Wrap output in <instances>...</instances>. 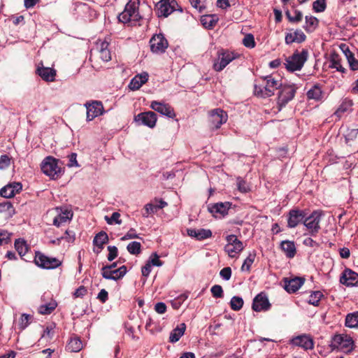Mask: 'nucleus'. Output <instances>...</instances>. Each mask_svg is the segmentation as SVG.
<instances>
[{
    "label": "nucleus",
    "instance_id": "f257e3e1",
    "mask_svg": "<svg viewBox=\"0 0 358 358\" xmlns=\"http://www.w3.org/2000/svg\"><path fill=\"white\" fill-rule=\"evenodd\" d=\"M281 86L280 80L275 78L273 76H268L259 79L258 83H256L254 86V93L261 98L270 97Z\"/></svg>",
    "mask_w": 358,
    "mask_h": 358
},
{
    "label": "nucleus",
    "instance_id": "f03ea898",
    "mask_svg": "<svg viewBox=\"0 0 358 358\" xmlns=\"http://www.w3.org/2000/svg\"><path fill=\"white\" fill-rule=\"evenodd\" d=\"M139 0H129L124 10L119 15V21L124 24L136 25L142 17L139 13Z\"/></svg>",
    "mask_w": 358,
    "mask_h": 358
},
{
    "label": "nucleus",
    "instance_id": "7ed1b4c3",
    "mask_svg": "<svg viewBox=\"0 0 358 358\" xmlns=\"http://www.w3.org/2000/svg\"><path fill=\"white\" fill-rule=\"evenodd\" d=\"M308 57V52L307 50L303 49L301 52L296 51L292 56L286 59L285 64L289 71H299L303 66Z\"/></svg>",
    "mask_w": 358,
    "mask_h": 358
},
{
    "label": "nucleus",
    "instance_id": "20e7f679",
    "mask_svg": "<svg viewBox=\"0 0 358 358\" xmlns=\"http://www.w3.org/2000/svg\"><path fill=\"white\" fill-rule=\"evenodd\" d=\"M52 218V224L59 227L69 222L73 217V212L66 207H57L49 211Z\"/></svg>",
    "mask_w": 358,
    "mask_h": 358
},
{
    "label": "nucleus",
    "instance_id": "39448f33",
    "mask_svg": "<svg viewBox=\"0 0 358 358\" xmlns=\"http://www.w3.org/2000/svg\"><path fill=\"white\" fill-rule=\"evenodd\" d=\"M58 162L59 161L53 157H46L41 162V171L52 179L57 178L62 173V169L58 165Z\"/></svg>",
    "mask_w": 358,
    "mask_h": 358
},
{
    "label": "nucleus",
    "instance_id": "423d86ee",
    "mask_svg": "<svg viewBox=\"0 0 358 358\" xmlns=\"http://www.w3.org/2000/svg\"><path fill=\"white\" fill-rule=\"evenodd\" d=\"M108 46L109 42L106 39L98 40L91 51V57L99 58L103 62H109L111 59V54Z\"/></svg>",
    "mask_w": 358,
    "mask_h": 358
},
{
    "label": "nucleus",
    "instance_id": "0eeeda50",
    "mask_svg": "<svg viewBox=\"0 0 358 358\" xmlns=\"http://www.w3.org/2000/svg\"><path fill=\"white\" fill-rule=\"evenodd\" d=\"M227 243L224 246V251L231 258H237L243 250V243L235 235H229L226 237Z\"/></svg>",
    "mask_w": 358,
    "mask_h": 358
},
{
    "label": "nucleus",
    "instance_id": "6e6552de",
    "mask_svg": "<svg viewBox=\"0 0 358 358\" xmlns=\"http://www.w3.org/2000/svg\"><path fill=\"white\" fill-rule=\"evenodd\" d=\"M331 345L334 349L348 352L353 349V341L347 334H338L334 336Z\"/></svg>",
    "mask_w": 358,
    "mask_h": 358
},
{
    "label": "nucleus",
    "instance_id": "1a4fd4ad",
    "mask_svg": "<svg viewBox=\"0 0 358 358\" xmlns=\"http://www.w3.org/2000/svg\"><path fill=\"white\" fill-rule=\"evenodd\" d=\"M280 89L277 103L279 110H281L283 106L294 98L296 93V89L292 85L281 86Z\"/></svg>",
    "mask_w": 358,
    "mask_h": 358
},
{
    "label": "nucleus",
    "instance_id": "9d476101",
    "mask_svg": "<svg viewBox=\"0 0 358 358\" xmlns=\"http://www.w3.org/2000/svg\"><path fill=\"white\" fill-rule=\"evenodd\" d=\"M34 262L36 265L46 269H53L62 264V262L55 257H49L41 253H37Z\"/></svg>",
    "mask_w": 358,
    "mask_h": 358
},
{
    "label": "nucleus",
    "instance_id": "9b49d317",
    "mask_svg": "<svg viewBox=\"0 0 358 358\" xmlns=\"http://www.w3.org/2000/svg\"><path fill=\"white\" fill-rule=\"evenodd\" d=\"M321 216L322 213L320 212L314 211L305 218L303 224L309 230L311 235H315L319 231Z\"/></svg>",
    "mask_w": 358,
    "mask_h": 358
},
{
    "label": "nucleus",
    "instance_id": "f8f14e48",
    "mask_svg": "<svg viewBox=\"0 0 358 358\" xmlns=\"http://www.w3.org/2000/svg\"><path fill=\"white\" fill-rule=\"evenodd\" d=\"M177 2L175 0H160L156 5L159 17H168L175 10Z\"/></svg>",
    "mask_w": 358,
    "mask_h": 358
},
{
    "label": "nucleus",
    "instance_id": "ddd939ff",
    "mask_svg": "<svg viewBox=\"0 0 358 358\" xmlns=\"http://www.w3.org/2000/svg\"><path fill=\"white\" fill-rule=\"evenodd\" d=\"M150 49L155 53L164 52L168 47V42L162 34L153 36L150 41Z\"/></svg>",
    "mask_w": 358,
    "mask_h": 358
},
{
    "label": "nucleus",
    "instance_id": "4468645a",
    "mask_svg": "<svg viewBox=\"0 0 358 358\" xmlns=\"http://www.w3.org/2000/svg\"><path fill=\"white\" fill-rule=\"evenodd\" d=\"M234 59L235 55L233 52H222L219 54L217 60L214 62L213 69L216 71H221Z\"/></svg>",
    "mask_w": 358,
    "mask_h": 358
},
{
    "label": "nucleus",
    "instance_id": "2eb2a0df",
    "mask_svg": "<svg viewBox=\"0 0 358 358\" xmlns=\"http://www.w3.org/2000/svg\"><path fill=\"white\" fill-rule=\"evenodd\" d=\"M127 267L122 266L117 269L110 270L109 267H103L101 275L105 279L117 280L122 278L127 273Z\"/></svg>",
    "mask_w": 358,
    "mask_h": 358
},
{
    "label": "nucleus",
    "instance_id": "dca6fc26",
    "mask_svg": "<svg viewBox=\"0 0 358 358\" xmlns=\"http://www.w3.org/2000/svg\"><path fill=\"white\" fill-rule=\"evenodd\" d=\"M87 108V121H92L95 117L103 113V106L100 101H92L91 103H85Z\"/></svg>",
    "mask_w": 358,
    "mask_h": 358
},
{
    "label": "nucleus",
    "instance_id": "f3484780",
    "mask_svg": "<svg viewBox=\"0 0 358 358\" xmlns=\"http://www.w3.org/2000/svg\"><path fill=\"white\" fill-rule=\"evenodd\" d=\"M291 343L297 347H300L305 350H312L314 348V341L313 338L307 334H302L293 338Z\"/></svg>",
    "mask_w": 358,
    "mask_h": 358
},
{
    "label": "nucleus",
    "instance_id": "a211bd4d",
    "mask_svg": "<svg viewBox=\"0 0 358 358\" xmlns=\"http://www.w3.org/2000/svg\"><path fill=\"white\" fill-rule=\"evenodd\" d=\"M227 114L220 108H216L210 113V121L211 124L218 129L220 126L225 123L227 120Z\"/></svg>",
    "mask_w": 358,
    "mask_h": 358
},
{
    "label": "nucleus",
    "instance_id": "6ab92c4d",
    "mask_svg": "<svg viewBox=\"0 0 358 358\" xmlns=\"http://www.w3.org/2000/svg\"><path fill=\"white\" fill-rule=\"evenodd\" d=\"M150 108L162 115L167 116L168 117L173 118L176 116L173 108L169 104L153 101L151 102Z\"/></svg>",
    "mask_w": 358,
    "mask_h": 358
},
{
    "label": "nucleus",
    "instance_id": "aec40b11",
    "mask_svg": "<svg viewBox=\"0 0 358 358\" xmlns=\"http://www.w3.org/2000/svg\"><path fill=\"white\" fill-rule=\"evenodd\" d=\"M306 214L299 209H292L289 212L287 226L289 228L296 227L305 217Z\"/></svg>",
    "mask_w": 358,
    "mask_h": 358
},
{
    "label": "nucleus",
    "instance_id": "412c9836",
    "mask_svg": "<svg viewBox=\"0 0 358 358\" xmlns=\"http://www.w3.org/2000/svg\"><path fill=\"white\" fill-rule=\"evenodd\" d=\"M136 122H140L142 124L152 128L155 126L157 116L154 112L148 111L138 114L136 117Z\"/></svg>",
    "mask_w": 358,
    "mask_h": 358
},
{
    "label": "nucleus",
    "instance_id": "4be33fe9",
    "mask_svg": "<svg viewBox=\"0 0 358 358\" xmlns=\"http://www.w3.org/2000/svg\"><path fill=\"white\" fill-rule=\"evenodd\" d=\"M22 188L20 182H12L2 187L0 190V195L4 198H12L19 193Z\"/></svg>",
    "mask_w": 358,
    "mask_h": 358
},
{
    "label": "nucleus",
    "instance_id": "5701e85b",
    "mask_svg": "<svg viewBox=\"0 0 358 358\" xmlns=\"http://www.w3.org/2000/svg\"><path fill=\"white\" fill-rule=\"evenodd\" d=\"M230 207L229 202L217 203L209 207V210L214 217H222L228 213Z\"/></svg>",
    "mask_w": 358,
    "mask_h": 358
},
{
    "label": "nucleus",
    "instance_id": "b1692460",
    "mask_svg": "<svg viewBox=\"0 0 358 358\" xmlns=\"http://www.w3.org/2000/svg\"><path fill=\"white\" fill-rule=\"evenodd\" d=\"M340 282L346 286H355L358 284V274L350 269H345L340 278Z\"/></svg>",
    "mask_w": 358,
    "mask_h": 358
},
{
    "label": "nucleus",
    "instance_id": "393cba45",
    "mask_svg": "<svg viewBox=\"0 0 358 358\" xmlns=\"http://www.w3.org/2000/svg\"><path fill=\"white\" fill-rule=\"evenodd\" d=\"M306 38L305 34L301 29H296L294 31H290L285 35V43L286 44H291L293 43H301L303 42Z\"/></svg>",
    "mask_w": 358,
    "mask_h": 358
},
{
    "label": "nucleus",
    "instance_id": "a878e982",
    "mask_svg": "<svg viewBox=\"0 0 358 358\" xmlns=\"http://www.w3.org/2000/svg\"><path fill=\"white\" fill-rule=\"evenodd\" d=\"M270 303L267 297L263 294H259L255 296L252 303V309L255 311L259 312L262 310H266L268 309Z\"/></svg>",
    "mask_w": 358,
    "mask_h": 358
},
{
    "label": "nucleus",
    "instance_id": "bb28decb",
    "mask_svg": "<svg viewBox=\"0 0 358 358\" xmlns=\"http://www.w3.org/2000/svg\"><path fill=\"white\" fill-rule=\"evenodd\" d=\"M304 279L302 278H294L290 280H285V289L289 293L296 292L303 284Z\"/></svg>",
    "mask_w": 358,
    "mask_h": 358
},
{
    "label": "nucleus",
    "instance_id": "cd10ccee",
    "mask_svg": "<svg viewBox=\"0 0 358 358\" xmlns=\"http://www.w3.org/2000/svg\"><path fill=\"white\" fill-rule=\"evenodd\" d=\"M187 235L196 238L197 240H203L208 238L212 236V232L209 229H188L187 230Z\"/></svg>",
    "mask_w": 358,
    "mask_h": 358
},
{
    "label": "nucleus",
    "instance_id": "c85d7f7f",
    "mask_svg": "<svg viewBox=\"0 0 358 358\" xmlns=\"http://www.w3.org/2000/svg\"><path fill=\"white\" fill-rule=\"evenodd\" d=\"M148 74L147 73H143L138 74L132 78L129 87L132 90H138L144 83L148 81Z\"/></svg>",
    "mask_w": 358,
    "mask_h": 358
},
{
    "label": "nucleus",
    "instance_id": "c756f323",
    "mask_svg": "<svg viewBox=\"0 0 358 358\" xmlns=\"http://www.w3.org/2000/svg\"><path fill=\"white\" fill-rule=\"evenodd\" d=\"M280 248L287 258H293L296 255V249L294 241H282Z\"/></svg>",
    "mask_w": 358,
    "mask_h": 358
},
{
    "label": "nucleus",
    "instance_id": "7c9ffc66",
    "mask_svg": "<svg viewBox=\"0 0 358 358\" xmlns=\"http://www.w3.org/2000/svg\"><path fill=\"white\" fill-rule=\"evenodd\" d=\"M37 73L45 81H53L56 76V71L52 68L38 66Z\"/></svg>",
    "mask_w": 358,
    "mask_h": 358
},
{
    "label": "nucleus",
    "instance_id": "2f4dec72",
    "mask_svg": "<svg viewBox=\"0 0 358 358\" xmlns=\"http://www.w3.org/2000/svg\"><path fill=\"white\" fill-rule=\"evenodd\" d=\"M186 329V325L185 323H181L178 325L173 331L171 332L169 336V342L171 343H176L180 340V338L183 336Z\"/></svg>",
    "mask_w": 358,
    "mask_h": 358
},
{
    "label": "nucleus",
    "instance_id": "473e14b6",
    "mask_svg": "<svg viewBox=\"0 0 358 358\" xmlns=\"http://www.w3.org/2000/svg\"><path fill=\"white\" fill-rule=\"evenodd\" d=\"M83 343L80 338L78 336L71 337L69 339L66 347L67 350L72 352H78L80 351L83 349Z\"/></svg>",
    "mask_w": 358,
    "mask_h": 358
},
{
    "label": "nucleus",
    "instance_id": "72a5a7b5",
    "mask_svg": "<svg viewBox=\"0 0 358 358\" xmlns=\"http://www.w3.org/2000/svg\"><path fill=\"white\" fill-rule=\"evenodd\" d=\"M306 95L308 99L314 100L315 101H321L323 98L322 90L317 85H313L310 90H308Z\"/></svg>",
    "mask_w": 358,
    "mask_h": 358
},
{
    "label": "nucleus",
    "instance_id": "f704fd0d",
    "mask_svg": "<svg viewBox=\"0 0 358 358\" xmlns=\"http://www.w3.org/2000/svg\"><path fill=\"white\" fill-rule=\"evenodd\" d=\"M0 213L6 219L12 217L15 213V208L10 201L0 203Z\"/></svg>",
    "mask_w": 358,
    "mask_h": 358
},
{
    "label": "nucleus",
    "instance_id": "c9c22d12",
    "mask_svg": "<svg viewBox=\"0 0 358 358\" xmlns=\"http://www.w3.org/2000/svg\"><path fill=\"white\" fill-rule=\"evenodd\" d=\"M345 324L351 329H358V311L348 314L345 317Z\"/></svg>",
    "mask_w": 358,
    "mask_h": 358
},
{
    "label": "nucleus",
    "instance_id": "e433bc0d",
    "mask_svg": "<svg viewBox=\"0 0 358 358\" xmlns=\"http://www.w3.org/2000/svg\"><path fill=\"white\" fill-rule=\"evenodd\" d=\"M108 241V236L104 231H101L96 235L94 238L93 243L95 245L100 248H102L103 244L107 243Z\"/></svg>",
    "mask_w": 358,
    "mask_h": 358
},
{
    "label": "nucleus",
    "instance_id": "4c0bfd02",
    "mask_svg": "<svg viewBox=\"0 0 358 358\" xmlns=\"http://www.w3.org/2000/svg\"><path fill=\"white\" fill-rule=\"evenodd\" d=\"M57 307V303L52 301L47 304L41 305L38 308V313L41 315L50 314Z\"/></svg>",
    "mask_w": 358,
    "mask_h": 358
},
{
    "label": "nucleus",
    "instance_id": "58836bf2",
    "mask_svg": "<svg viewBox=\"0 0 358 358\" xmlns=\"http://www.w3.org/2000/svg\"><path fill=\"white\" fill-rule=\"evenodd\" d=\"M305 29L307 31H313L318 24V20L313 16H306Z\"/></svg>",
    "mask_w": 358,
    "mask_h": 358
},
{
    "label": "nucleus",
    "instance_id": "ea45409f",
    "mask_svg": "<svg viewBox=\"0 0 358 358\" xmlns=\"http://www.w3.org/2000/svg\"><path fill=\"white\" fill-rule=\"evenodd\" d=\"M15 248L20 256L25 255L28 250V246L26 242L22 239H17L15 241Z\"/></svg>",
    "mask_w": 358,
    "mask_h": 358
},
{
    "label": "nucleus",
    "instance_id": "a19ab883",
    "mask_svg": "<svg viewBox=\"0 0 358 358\" xmlns=\"http://www.w3.org/2000/svg\"><path fill=\"white\" fill-rule=\"evenodd\" d=\"M330 67L336 69L338 71L344 72L345 69L342 66L341 64V59L339 56L336 54H334L331 56L330 60Z\"/></svg>",
    "mask_w": 358,
    "mask_h": 358
},
{
    "label": "nucleus",
    "instance_id": "79ce46f5",
    "mask_svg": "<svg viewBox=\"0 0 358 358\" xmlns=\"http://www.w3.org/2000/svg\"><path fill=\"white\" fill-rule=\"evenodd\" d=\"M255 257H256L255 252H250L249 254V255L245 259V261L241 266V270L243 271H249L250 270V267L255 261Z\"/></svg>",
    "mask_w": 358,
    "mask_h": 358
},
{
    "label": "nucleus",
    "instance_id": "37998d69",
    "mask_svg": "<svg viewBox=\"0 0 358 358\" xmlns=\"http://www.w3.org/2000/svg\"><path fill=\"white\" fill-rule=\"evenodd\" d=\"M217 18L214 15H206L201 18V22L205 27L211 28L215 25Z\"/></svg>",
    "mask_w": 358,
    "mask_h": 358
},
{
    "label": "nucleus",
    "instance_id": "c03bdc74",
    "mask_svg": "<svg viewBox=\"0 0 358 358\" xmlns=\"http://www.w3.org/2000/svg\"><path fill=\"white\" fill-rule=\"evenodd\" d=\"M322 296H323V294L321 292H320V291L313 292L309 296L308 303L311 305L317 306H318L319 302Z\"/></svg>",
    "mask_w": 358,
    "mask_h": 358
},
{
    "label": "nucleus",
    "instance_id": "a18cd8bd",
    "mask_svg": "<svg viewBox=\"0 0 358 358\" xmlns=\"http://www.w3.org/2000/svg\"><path fill=\"white\" fill-rule=\"evenodd\" d=\"M352 106V102L351 100L349 99H345L338 110L336 111L335 114L338 116L341 115V113H345L348 111L350 107Z\"/></svg>",
    "mask_w": 358,
    "mask_h": 358
},
{
    "label": "nucleus",
    "instance_id": "49530a36",
    "mask_svg": "<svg viewBox=\"0 0 358 358\" xmlns=\"http://www.w3.org/2000/svg\"><path fill=\"white\" fill-rule=\"evenodd\" d=\"M141 243L137 241L130 243L127 247L128 252L131 255H138L141 250Z\"/></svg>",
    "mask_w": 358,
    "mask_h": 358
},
{
    "label": "nucleus",
    "instance_id": "de8ad7c7",
    "mask_svg": "<svg viewBox=\"0 0 358 358\" xmlns=\"http://www.w3.org/2000/svg\"><path fill=\"white\" fill-rule=\"evenodd\" d=\"M231 308L234 310H239L243 305V300L239 296H233L230 301Z\"/></svg>",
    "mask_w": 358,
    "mask_h": 358
},
{
    "label": "nucleus",
    "instance_id": "09e8293b",
    "mask_svg": "<svg viewBox=\"0 0 358 358\" xmlns=\"http://www.w3.org/2000/svg\"><path fill=\"white\" fill-rule=\"evenodd\" d=\"M152 266H162L163 265V262L159 259V256L156 253H152L148 262Z\"/></svg>",
    "mask_w": 358,
    "mask_h": 358
},
{
    "label": "nucleus",
    "instance_id": "8fccbe9b",
    "mask_svg": "<svg viewBox=\"0 0 358 358\" xmlns=\"http://www.w3.org/2000/svg\"><path fill=\"white\" fill-rule=\"evenodd\" d=\"M120 214L117 212H115L112 214L110 217L108 216L105 217V220L108 224H120L122 223V220L120 219Z\"/></svg>",
    "mask_w": 358,
    "mask_h": 358
},
{
    "label": "nucleus",
    "instance_id": "3c124183",
    "mask_svg": "<svg viewBox=\"0 0 358 358\" xmlns=\"http://www.w3.org/2000/svg\"><path fill=\"white\" fill-rule=\"evenodd\" d=\"M313 8L315 12H323L326 8V0H316L313 2Z\"/></svg>",
    "mask_w": 358,
    "mask_h": 358
},
{
    "label": "nucleus",
    "instance_id": "603ef678",
    "mask_svg": "<svg viewBox=\"0 0 358 358\" xmlns=\"http://www.w3.org/2000/svg\"><path fill=\"white\" fill-rule=\"evenodd\" d=\"M144 210L145 212L143 213V216L144 217H148L149 215L157 212L158 209L156 205H153L152 203H148L145 206Z\"/></svg>",
    "mask_w": 358,
    "mask_h": 358
},
{
    "label": "nucleus",
    "instance_id": "864d4df0",
    "mask_svg": "<svg viewBox=\"0 0 358 358\" xmlns=\"http://www.w3.org/2000/svg\"><path fill=\"white\" fill-rule=\"evenodd\" d=\"M187 298V295H185V294L180 295L177 299H175L174 300H173L171 301L172 307L176 310L178 309L180 307V306L182 305V303H183V301L185 300H186Z\"/></svg>",
    "mask_w": 358,
    "mask_h": 358
},
{
    "label": "nucleus",
    "instance_id": "5fc2aeb1",
    "mask_svg": "<svg viewBox=\"0 0 358 358\" xmlns=\"http://www.w3.org/2000/svg\"><path fill=\"white\" fill-rule=\"evenodd\" d=\"M243 43L247 48H254L255 45L254 36L252 34L246 35L243 40Z\"/></svg>",
    "mask_w": 358,
    "mask_h": 358
},
{
    "label": "nucleus",
    "instance_id": "6e6d98bb",
    "mask_svg": "<svg viewBox=\"0 0 358 358\" xmlns=\"http://www.w3.org/2000/svg\"><path fill=\"white\" fill-rule=\"evenodd\" d=\"M213 296L215 298H221L223 296V289L220 285H213L210 289Z\"/></svg>",
    "mask_w": 358,
    "mask_h": 358
},
{
    "label": "nucleus",
    "instance_id": "4d7b16f0",
    "mask_svg": "<svg viewBox=\"0 0 358 358\" xmlns=\"http://www.w3.org/2000/svg\"><path fill=\"white\" fill-rule=\"evenodd\" d=\"M31 318V316L27 314H22L20 320V327L22 329H25L29 324V320Z\"/></svg>",
    "mask_w": 358,
    "mask_h": 358
},
{
    "label": "nucleus",
    "instance_id": "13d9d810",
    "mask_svg": "<svg viewBox=\"0 0 358 358\" xmlns=\"http://www.w3.org/2000/svg\"><path fill=\"white\" fill-rule=\"evenodd\" d=\"M10 234L4 230H0V245L7 243L10 240Z\"/></svg>",
    "mask_w": 358,
    "mask_h": 358
},
{
    "label": "nucleus",
    "instance_id": "bf43d9fd",
    "mask_svg": "<svg viewBox=\"0 0 358 358\" xmlns=\"http://www.w3.org/2000/svg\"><path fill=\"white\" fill-rule=\"evenodd\" d=\"M132 238H138V235L136 234L134 229H130L128 232L121 238V240L126 241Z\"/></svg>",
    "mask_w": 358,
    "mask_h": 358
},
{
    "label": "nucleus",
    "instance_id": "052dcab7",
    "mask_svg": "<svg viewBox=\"0 0 358 358\" xmlns=\"http://www.w3.org/2000/svg\"><path fill=\"white\" fill-rule=\"evenodd\" d=\"M10 159L8 156L4 155L0 157V170L4 169L9 166Z\"/></svg>",
    "mask_w": 358,
    "mask_h": 358
},
{
    "label": "nucleus",
    "instance_id": "680f3d73",
    "mask_svg": "<svg viewBox=\"0 0 358 358\" xmlns=\"http://www.w3.org/2000/svg\"><path fill=\"white\" fill-rule=\"evenodd\" d=\"M109 252L108 255V261H113L117 256V248L115 246L110 245L108 247Z\"/></svg>",
    "mask_w": 358,
    "mask_h": 358
},
{
    "label": "nucleus",
    "instance_id": "e2e57ef3",
    "mask_svg": "<svg viewBox=\"0 0 358 358\" xmlns=\"http://www.w3.org/2000/svg\"><path fill=\"white\" fill-rule=\"evenodd\" d=\"M220 276L225 280H229L231 275V269L230 267H225L220 272Z\"/></svg>",
    "mask_w": 358,
    "mask_h": 358
},
{
    "label": "nucleus",
    "instance_id": "0e129e2a",
    "mask_svg": "<svg viewBox=\"0 0 358 358\" xmlns=\"http://www.w3.org/2000/svg\"><path fill=\"white\" fill-rule=\"evenodd\" d=\"M237 186H238V190L241 192L245 193L249 190V187H248V185L246 184V182L241 179H239V178L238 179Z\"/></svg>",
    "mask_w": 358,
    "mask_h": 358
},
{
    "label": "nucleus",
    "instance_id": "69168bd1",
    "mask_svg": "<svg viewBox=\"0 0 358 358\" xmlns=\"http://www.w3.org/2000/svg\"><path fill=\"white\" fill-rule=\"evenodd\" d=\"M61 239H65L69 243H72L75 240V233L70 230L65 231L64 236H62Z\"/></svg>",
    "mask_w": 358,
    "mask_h": 358
},
{
    "label": "nucleus",
    "instance_id": "338daca9",
    "mask_svg": "<svg viewBox=\"0 0 358 358\" xmlns=\"http://www.w3.org/2000/svg\"><path fill=\"white\" fill-rule=\"evenodd\" d=\"M189 2L192 7L197 9L200 13H201L205 8V6L201 2V0H189Z\"/></svg>",
    "mask_w": 358,
    "mask_h": 358
},
{
    "label": "nucleus",
    "instance_id": "774afa93",
    "mask_svg": "<svg viewBox=\"0 0 358 358\" xmlns=\"http://www.w3.org/2000/svg\"><path fill=\"white\" fill-rule=\"evenodd\" d=\"M155 311L159 314H163L166 310V306L163 302L157 303L155 306Z\"/></svg>",
    "mask_w": 358,
    "mask_h": 358
}]
</instances>
